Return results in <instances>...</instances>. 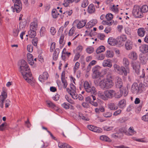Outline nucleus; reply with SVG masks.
<instances>
[{
    "label": "nucleus",
    "mask_w": 148,
    "mask_h": 148,
    "mask_svg": "<svg viewBox=\"0 0 148 148\" xmlns=\"http://www.w3.org/2000/svg\"><path fill=\"white\" fill-rule=\"evenodd\" d=\"M102 64L104 67H108L111 68L112 66L111 62L107 60H104L102 63Z\"/></svg>",
    "instance_id": "nucleus-30"
},
{
    "label": "nucleus",
    "mask_w": 148,
    "mask_h": 148,
    "mask_svg": "<svg viewBox=\"0 0 148 148\" xmlns=\"http://www.w3.org/2000/svg\"><path fill=\"white\" fill-rule=\"evenodd\" d=\"M48 77V75L47 72H44L42 75L39 76V79L41 82H44L45 80H47Z\"/></svg>",
    "instance_id": "nucleus-16"
},
{
    "label": "nucleus",
    "mask_w": 148,
    "mask_h": 148,
    "mask_svg": "<svg viewBox=\"0 0 148 148\" xmlns=\"http://www.w3.org/2000/svg\"><path fill=\"white\" fill-rule=\"evenodd\" d=\"M108 42L109 44L112 46H114L116 44L117 40L112 37H110L108 39Z\"/></svg>",
    "instance_id": "nucleus-20"
},
{
    "label": "nucleus",
    "mask_w": 148,
    "mask_h": 148,
    "mask_svg": "<svg viewBox=\"0 0 148 148\" xmlns=\"http://www.w3.org/2000/svg\"><path fill=\"white\" fill-rule=\"evenodd\" d=\"M28 34L29 37L31 38H34L36 35V32L35 30H30L28 31Z\"/></svg>",
    "instance_id": "nucleus-32"
},
{
    "label": "nucleus",
    "mask_w": 148,
    "mask_h": 148,
    "mask_svg": "<svg viewBox=\"0 0 148 148\" xmlns=\"http://www.w3.org/2000/svg\"><path fill=\"white\" fill-rule=\"evenodd\" d=\"M69 104L66 103H64L62 104V106L66 109H68L69 108Z\"/></svg>",
    "instance_id": "nucleus-60"
},
{
    "label": "nucleus",
    "mask_w": 148,
    "mask_h": 148,
    "mask_svg": "<svg viewBox=\"0 0 148 148\" xmlns=\"http://www.w3.org/2000/svg\"><path fill=\"white\" fill-rule=\"evenodd\" d=\"M105 50V47L103 46H101L97 49L96 52L97 53H99L103 52Z\"/></svg>",
    "instance_id": "nucleus-36"
},
{
    "label": "nucleus",
    "mask_w": 148,
    "mask_h": 148,
    "mask_svg": "<svg viewBox=\"0 0 148 148\" xmlns=\"http://www.w3.org/2000/svg\"><path fill=\"white\" fill-rule=\"evenodd\" d=\"M105 17L107 20L108 21H112V18L113 16L112 14L111 13H108L107 14Z\"/></svg>",
    "instance_id": "nucleus-43"
},
{
    "label": "nucleus",
    "mask_w": 148,
    "mask_h": 148,
    "mask_svg": "<svg viewBox=\"0 0 148 148\" xmlns=\"http://www.w3.org/2000/svg\"><path fill=\"white\" fill-rule=\"evenodd\" d=\"M32 74L31 73H28L27 72H26V74L23 76L24 78L28 83L30 84L32 86H33L34 85V81L31 79H32Z\"/></svg>",
    "instance_id": "nucleus-8"
},
{
    "label": "nucleus",
    "mask_w": 148,
    "mask_h": 148,
    "mask_svg": "<svg viewBox=\"0 0 148 148\" xmlns=\"http://www.w3.org/2000/svg\"><path fill=\"white\" fill-rule=\"evenodd\" d=\"M115 92L113 90H105L103 94H98L99 97L104 100H107L109 99H112L114 96Z\"/></svg>",
    "instance_id": "nucleus-1"
},
{
    "label": "nucleus",
    "mask_w": 148,
    "mask_h": 148,
    "mask_svg": "<svg viewBox=\"0 0 148 148\" xmlns=\"http://www.w3.org/2000/svg\"><path fill=\"white\" fill-rule=\"evenodd\" d=\"M108 109L111 110H115L118 108V106L116 103H110L108 104Z\"/></svg>",
    "instance_id": "nucleus-19"
},
{
    "label": "nucleus",
    "mask_w": 148,
    "mask_h": 148,
    "mask_svg": "<svg viewBox=\"0 0 148 148\" xmlns=\"http://www.w3.org/2000/svg\"><path fill=\"white\" fill-rule=\"evenodd\" d=\"M100 139L106 142H110L111 140L107 136L105 135H102L100 136Z\"/></svg>",
    "instance_id": "nucleus-34"
},
{
    "label": "nucleus",
    "mask_w": 148,
    "mask_h": 148,
    "mask_svg": "<svg viewBox=\"0 0 148 148\" xmlns=\"http://www.w3.org/2000/svg\"><path fill=\"white\" fill-rule=\"evenodd\" d=\"M137 53L134 51L131 52L128 55L129 58L134 60H136L137 58Z\"/></svg>",
    "instance_id": "nucleus-21"
},
{
    "label": "nucleus",
    "mask_w": 148,
    "mask_h": 148,
    "mask_svg": "<svg viewBox=\"0 0 148 148\" xmlns=\"http://www.w3.org/2000/svg\"><path fill=\"white\" fill-rule=\"evenodd\" d=\"M119 39L121 41H125L127 39V37L126 35H123L119 37Z\"/></svg>",
    "instance_id": "nucleus-51"
},
{
    "label": "nucleus",
    "mask_w": 148,
    "mask_h": 148,
    "mask_svg": "<svg viewBox=\"0 0 148 148\" xmlns=\"http://www.w3.org/2000/svg\"><path fill=\"white\" fill-rule=\"evenodd\" d=\"M95 10V8L92 4H91L89 5L88 8V11L89 14L94 13Z\"/></svg>",
    "instance_id": "nucleus-26"
},
{
    "label": "nucleus",
    "mask_w": 148,
    "mask_h": 148,
    "mask_svg": "<svg viewBox=\"0 0 148 148\" xmlns=\"http://www.w3.org/2000/svg\"><path fill=\"white\" fill-rule=\"evenodd\" d=\"M92 99L93 101L96 100V97L95 95H91V96H88L86 97L85 100L87 102H88L90 103L92 101Z\"/></svg>",
    "instance_id": "nucleus-28"
},
{
    "label": "nucleus",
    "mask_w": 148,
    "mask_h": 148,
    "mask_svg": "<svg viewBox=\"0 0 148 148\" xmlns=\"http://www.w3.org/2000/svg\"><path fill=\"white\" fill-rule=\"evenodd\" d=\"M142 119L145 121H148V112L146 115L142 117Z\"/></svg>",
    "instance_id": "nucleus-56"
},
{
    "label": "nucleus",
    "mask_w": 148,
    "mask_h": 148,
    "mask_svg": "<svg viewBox=\"0 0 148 148\" xmlns=\"http://www.w3.org/2000/svg\"><path fill=\"white\" fill-rule=\"evenodd\" d=\"M19 30L18 27H15L13 29V34L14 36L16 37L18 36L19 32Z\"/></svg>",
    "instance_id": "nucleus-39"
},
{
    "label": "nucleus",
    "mask_w": 148,
    "mask_h": 148,
    "mask_svg": "<svg viewBox=\"0 0 148 148\" xmlns=\"http://www.w3.org/2000/svg\"><path fill=\"white\" fill-rule=\"evenodd\" d=\"M111 30V28L110 27L108 26L105 28L104 32L107 34H108L110 32Z\"/></svg>",
    "instance_id": "nucleus-63"
},
{
    "label": "nucleus",
    "mask_w": 148,
    "mask_h": 148,
    "mask_svg": "<svg viewBox=\"0 0 148 148\" xmlns=\"http://www.w3.org/2000/svg\"><path fill=\"white\" fill-rule=\"evenodd\" d=\"M115 84L116 88H120L122 87L123 84L122 79L119 77H116L115 78Z\"/></svg>",
    "instance_id": "nucleus-12"
},
{
    "label": "nucleus",
    "mask_w": 148,
    "mask_h": 148,
    "mask_svg": "<svg viewBox=\"0 0 148 148\" xmlns=\"http://www.w3.org/2000/svg\"><path fill=\"white\" fill-rule=\"evenodd\" d=\"M38 28V23L37 21H34L31 23L30 26V30L36 31Z\"/></svg>",
    "instance_id": "nucleus-25"
},
{
    "label": "nucleus",
    "mask_w": 148,
    "mask_h": 148,
    "mask_svg": "<svg viewBox=\"0 0 148 148\" xmlns=\"http://www.w3.org/2000/svg\"><path fill=\"white\" fill-rule=\"evenodd\" d=\"M140 60L141 64H142L144 65L146 63L147 58L146 57L144 56L140 57Z\"/></svg>",
    "instance_id": "nucleus-38"
},
{
    "label": "nucleus",
    "mask_w": 148,
    "mask_h": 148,
    "mask_svg": "<svg viewBox=\"0 0 148 148\" xmlns=\"http://www.w3.org/2000/svg\"><path fill=\"white\" fill-rule=\"evenodd\" d=\"M98 37L101 40H103L105 36V35L103 34L99 33L97 35Z\"/></svg>",
    "instance_id": "nucleus-54"
},
{
    "label": "nucleus",
    "mask_w": 148,
    "mask_h": 148,
    "mask_svg": "<svg viewBox=\"0 0 148 148\" xmlns=\"http://www.w3.org/2000/svg\"><path fill=\"white\" fill-rule=\"evenodd\" d=\"M145 32V30L143 28H139L137 31V33L139 36L143 37L144 36Z\"/></svg>",
    "instance_id": "nucleus-23"
},
{
    "label": "nucleus",
    "mask_w": 148,
    "mask_h": 148,
    "mask_svg": "<svg viewBox=\"0 0 148 148\" xmlns=\"http://www.w3.org/2000/svg\"><path fill=\"white\" fill-rule=\"evenodd\" d=\"M101 68L99 66H96L94 67L92 69L93 73V75H94L95 78L99 77L100 74Z\"/></svg>",
    "instance_id": "nucleus-11"
},
{
    "label": "nucleus",
    "mask_w": 148,
    "mask_h": 148,
    "mask_svg": "<svg viewBox=\"0 0 148 148\" xmlns=\"http://www.w3.org/2000/svg\"><path fill=\"white\" fill-rule=\"evenodd\" d=\"M114 85L112 80L109 78L102 79L99 83L100 87L103 90L110 88Z\"/></svg>",
    "instance_id": "nucleus-2"
},
{
    "label": "nucleus",
    "mask_w": 148,
    "mask_h": 148,
    "mask_svg": "<svg viewBox=\"0 0 148 148\" xmlns=\"http://www.w3.org/2000/svg\"><path fill=\"white\" fill-rule=\"evenodd\" d=\"M140 10L143 13L147 12L148 11V7L147 5H143L140 8Z\"/></svg>",
    "instance_id": "nucleus-37"
},
{
    "label": "nucleus",
    "mask_w": 148,
    "mask_h": 148,
    "mask_svg": "<svg viewBox=\"0 0 148 148\" xmlns=\"http://www.w3.org/2000/svg\"><path fill=\"white\" fill-rule=\"evenodd\" d=\"M27 56L29 64L32 65H33L34 64V61L32 55L30 53H28Z\"/></svg>",
    "instance_id": "nucleus-24"
},
{
    "label": "nucleus",
    "mask_w": 148,
    "mask_h": 148,
    "mask_svg": "<svg viewBox=\"0 0 148 148\" xmlns=\"http://www.w3.org/2000/svg\"><path fill=\"white\" fill-rule=\"evenodd\" d=\"M133 44L132 41L130 40H127L125 45V48L127 50H130L132 49Z\"/></svg>",
    "instance_id": "nucleus-13"
},
{
    "label": "nucleus",
    "mask_w": 148,
    "mask_h": 148,
    "mask_svg": "<svg viewBox=\"0 0 148 148\" xmlns=\"http://www.w3.org/2000/svg\"><path fill=\"white\" fill-rule=\"evenodd\" d=\"M74 1L75 0H64L63 4L65 7H67L70 3H71Z\"/></svg>",
    "instance_id": "nucleus-40"
},
{
    "label": "nucleus",
    "mask_w": 148,
    "mask_h": 148,
    "mask_svg": "<svg viewBox=\"0 0 148 148\" xmlns=\"http://www.w3.org/2000/svg\"><path fill=\"white\" fill-rule=\"evenodd\" d=\"M14 3V6L11 7L13 12L16 11L17 13L19 12L22 8V4L21 0H12Z\"/></svg>",
    "instance_id": "nucleus-6"
},
{
    "label": "nucleus",
    "mask_w": 148,
    "mask_h": 148,
    "mask_svg": "<svg viewBox=\"0 0 148 148\" xmlns=\"http://www.w3.org/2000/svg\"><path fill=\"white\" fill-rule=\"evenodd\" d=\"M38 39L37 37L34 38L32 41V42L34 46H36L38 43Z\"/></svg>",
    "instance_id": "nucleus-46"
},
{
    "label": "nucleus",
    "mask_w": 148,
    "mask_h": 148,
    "mask_svg": "<svg viewBox=\"0 0 148 148\" xmlns=\"http://www.w3.org/2000/svg\"><path fill=\"white\" fill-rule=\"evenodd\" d=\"M45 29H46L44 27H41L40 31V34L41 36H44L45 31Z\"/></svg>",
    "instance_id": "nucleus-53"
},
{
    "label": "nucleus",
    "mask_w": 148,
    "mask_h": 148,
    "mask_svg": "<svg viewBox=\"0 0 148 148\" xmlns=\"http://www.w3.org/2000/svg\"><path fill=\"white\" fill-rule=\"evenodd\" d=\"M50 32L52 35H54L56 33V30L55 28L54 27H51L50 29Z\"/></svg>",
    "instance_id": "nucleus-57"
},
{
    "label": "nucleus",
    "mask_w": 148,
    "mask_h": 148,
    "mask_svg": "<svg viewBox=\"0 0 148 148\" xmlns=\"http://www.w3.org/2000/svg\"><path fill=\"white\" fill-rule=\"evenodd\" d=\"M133 15L136 18H141L143 16V13H142L140 7L138 5H134L132 11Z\"/></svg>",
    "instance_id": "nucleus-7"
},
{
    "label": "nucleus",
    "mask_w": 148,
    "mask_h": 148,
    "mask_svg": "<svg viewBox=\"0 0 148 148\" xmlns=\"http://www.w3.org/2000/svg\"><path fill=\"white\" fill-rule=\"evenodd\" d=\"M132 66L135 72L139 75L140 73V66L139 63L138 62H134L132 63Z\"/></svg>",
    "instance_id": "nucleus-9"
},
{
    "label": "nucleus",
    "mask_w": 148,
    "mask_h": 148,
    "mask_svg": "<svg viewBox=\"0 0 148 148\" xmlns=\"http://www.w3.org/2000/svg\"><path fill=\"white\" fill-rule=\"evenodd\" d=\"M47 103L49 106L51 108H53L56 106L51 101H47Z\"/></svg>",
    "instance_id": "nucleus-49"
},
{
    "label": "nucleus",
    "mask_w": 148,
    "mask_h": 148,
    "mask_svg": "<svg viewBox=\"0 0 148 148\" xmlns=\"http://www.w3.org/2000/svg\"><path fill=\"white\" fill-rule=\"evenodd\" d=\"M72 13V10H71L69 11H66V12H63V14L65 15H66V16H67L68 15L69 16L71 15Z\"/></svg>",
    "instance_id": "nucleus-55"
},
{
    "label": "nucleus",
    "mask_w": 148,
    "mask_h": 148,
    "mask_svg": "<svg viewBox=\"0 0 148 148\" xmlns=\"http://www.w3.org/2000/svg\"><path fill=\"white\" fill-rule=\"evenodd\" d=\"M70 89L69 90L70 91H74L75 90H76V88L75 86L72 83L71 84H70Z\"/></svg>",
    "instance_id": "nucleus-61"
},
{
    "label": "nucleus",
    "mask_w": 148,
    "mask_h": 148,
    "mask_svg": "<svg viewBox=\"0 0 148 148\" xmlns=\"http://www.w3.org/2000/svg\"><path fill=\"white\" fill-rule=\"evenodd\" d=\"M65 98L68 102L73 104H75L74 101L69 98L67 95H66L65 96Z\"/></svg>",
    "instance_id": "nucleus-50"
},
{
    "label": "nucleus",
    "mask_w": 148,
    "mask_h": 148,
    "mask_svg": "<svg viewBox=\"0 0 148 148\" xmlns=\"http://www.w3.org/2000/svg\"><path fill=\"white\" fill-rule=\"evenodd\" d=\"M114 21H102L103 24L104 25H107L109 26L111 25L113 23Z\"/></svg>",
    "instance_id": "nucleus-41"
},
{
    "label": "nucleus",
    "mask_w": 148,
    "mask_h": 148,
    "mask_svg": "<svg viewBox=\"0 0 148 148\" xmlns=\"http://www.w3.org/2000/svg\"><path fill=\"white\" fill-rule=\"evenodd\" d=\"M20 63V71L23 76L25 75L26 72H27L28 73H30V69L26 62L24 60H22L21 61Z\"/></svg>",
    "instance_id": "nucleus-5"
},
{
    "label": "nucleus",
    "mask_w": 148,
    "mask_h": 148,
    "mask_svg": "<svg viewBox=\"0 0 148 148\" xmlns=\"http://www.w3.org/2000/svg\"><path fill=\"white\" fill-rule=\"evenodd\" d=\"M96 63L97 61L95 60H93L87 66V71L88 72L90 70L91 66L95 65L96 64Z\"/></svg>",
    "instance_id": "nucleus-33"
},
{
    "label": "nucleus",
    "mask_w": 148,
    "mask_h": 148,
    "mask_svg": "<svg viewBox=\"0 0 148 148\" xmlns=\"http://www.w3.org/2000/svg\"><path fill=\"white\" fill-rule=\"evenodd\" d=\"M144 85L146 87H148V77H147L144 79Z\"/></svg>",
    "instance_id": "nucleus-64"
},
{
    "label": "nucleus",
    "mask_w": 148,
    "mask_h": 148,
    "mask_svg": "<svg viewBox=\"0 0 148 148\" xmlns=\"http://www.w3.org/2000/svg\"><path fill=\"white\" fill-rule=\"evenodd\" d=\"M27 49L29 52H32L33 51V47L32 45H28L27 46Z\"/></svg>",
    "instance_id": "nucleus-62"
},
{
    "label": "nucleus",
    "mask_w": 148,
    "mask_h": 148,
    "mask_svg": "<svg viewBox=\"0 0 148 148\" xmlns=\"http://www.w3.org/2000/svg\"><path fill=\"white\" fill-rule=\"evenodd\" d=\"M123 65L125 67H129V61L127 58H124L123 59Z\"/></svg>",
    "instance_id": "nucleus-35"
},
{
    "label": "nucleus",
    "mask_w": 148,
    "mask_h": 148,
    "mask_svg": "<svg viewBox=\"0 0 148 148\" xmlns=\"http://www.w3.org/2000/svg\"><path fill=\"white\" fill-rule=\"evenodd\" d=\"M119 132L121 133H126L127 131L125 127H122L119 129Z\"/></svg>",
    "instance_id": "nucleus-45"
},
{
    "label": "nucleus",
    "mask_w": 148,
    "mask_h": 148,
    "mask_svg": "<svg viewBox=\"0 0 148 148\" xmlns=\"http://www.w3.org/2000/svg\"><path fill=\"white\" fill-rule=\"evenodd\" d=\"M88 0H84L82 3L81 6L82 7L84 8L88 5Z\"/></svg>",
    "instance_id": "nucleus-47"
},
{
    "label": "nucleus",
    "mask_w": 148,
    "mask_h": 148,
    "mask_svg": "<svg viewBox=\"0 0 148 148\" xmlns=\"http://www.w3.org/2000/svg\"><path fill=\"white\" fill-rule=\"evenodd\" d=\"M84 87L85 90L87 92L94 95H96L97 91L96 88L88 81H86L84 82Z\"/></svg>",
    "instance_id": "nucleus-3"
},
{
    "label": "nucleus",
    "mask_w": 148,
    "mask_h": 148,
    "mask_svg": "<svg viewBox=\"0 0 148 148\" xmlns=\"http://www.w3.org/2000/svg\"><path fill=\"white\" fill-rule=\"evenodd\" d=\"M143 85L142 83L138 84L137 83H134L132 85L131 88V91L134 94H138L141 93L143 91Z\"/></svg>",
    "instance_id": "nucleus-4"
},
{
    "label": "nucleus",
    "mask_w": 148,
    "mask_h": 148,
    "mask_svg": "<svg viewBox=\"0 0 148 148\" xmlns=\"http://www.w3.org/2000/svg\"><path fill=\"white\" fill-rule=\"evenodd\" d=\"M113 67L115 71L120 75H122L123 74V67H121L119 65L116 64H115L113 65Z\"/></svg>",
    "instance_id": "nucleus-14"
},
{
    "label": "nucleus",
    "mask_w": 148,
    "mask_h": 148,
    "mask_svg": "<svg viewBox=\"0 0 148 148\" xmlns=\"http://www.w3.org/2000/svg\"><path fill=\"white\" fill-rule=\"evenodd\" d=\"M123 73H124V75H127V73L129 72V67H123Z\"/></svg>",
    "instance_id": "nucleus-44"
},
{
    "label": "nucleus",
    "mask_w": 148,
    "mask_h": 148,
    "mask_svg": "<svg viewBox=\"0 0 148 148\" xmlns=\"http://www.w3.org/2000/svg\"><path fill=\"white\" fill-rule=\"evenodd\" d=\"M140 50L143 53H146L148 52V45L143 44L140 47Z\"/></svg>",
    "instance_id": "nucleus-18"
},
{
    "label": "nucleus",
    "mask_w": 148,
    "mask_h": 148,
    "mask_svg": "<svg viewBox=\"0 0 148 148\" xmlns=\"http://www.w3.org/2000/svg\"><path fill=\"white\" fill-rule=\"evenodd\" d=\"M66 91L68 92L71 96L74 99H77L78 98V95L76 92V90L74 91H70L69 89L67 88L66 89Z\"/></svg>",
    "instance_id": "nucleus-17"
},
{
    "label": "nucleus",
    "mask_w": 148,
    "mask_h": 148,
    "mask_svg": "<svg viewBox=\"0 0 148 148\" xmlns=\"http://www.w3.org/2000/svg\"><path fill=\"white\" fill-rule=\"evenodd\" d=\"M87 128L93 132H100V131L98 128L93 125H88L87 126Z\"/></svg>",
    "instance_id": "nucleus-22"
},
{
    "label": "nucleus",
    "mask_w": 148,
    "mask_h": 148,
    "mask_svg": "<svg viewBox=\"0 0 148 148\" xmlns=\"http://www.w3.org/2000/svg\"><path fill=\"white\" fill-rule=\"evenodd\" d=\"M60 52V49L58 48L56 49L54 52L53 55V58L54 60H56Z\"/></svg>",
    "instance_id": "nucleus-29"
},
{
    "label": "nucleus",
    "mask_w": 148,
    "mask_h": 148,
    "mask_svg": "<svg viewBox=\"0 0 148 148\" xmlns=\"http://www.w3.org/2000/svg\"><path fill=\"white\" fill-rule=\"evenodd\" d=\"M7 127V124L4 123L0 125V130L3 131L5 130Z\"/></svg>",
    "instance_id": "nucleus-48"
},
{
    "label": "nucleus",
    "mask_w": 148,
    "mask_h": 148,
    "mask_svg": "<svg viewBox=\"0 0 148 148\" xmlns=\"http://www.w3.org/2000/svg\"><path fill=\"white\" fill-rule=\"evenodd\" d=\"M119 106L120 108H123L126 105V101L125 99H123L119 101L118 103Z\"/></svg>",
    "instance_id": "nucleus-27"
},
{
    "label": "nucleus",
    "mask_w": 148,
    "mask_h": 148,
    "mask_svg": "<svg viewBox=\"0 0 148 148\" xmlns=\"http://www.w3.org/2000/svg\"><path fill=\"white\" fill-rule=\"evenodd\" d=\"M51 14L53 17L55 18H57L59 15L58 11L55 9H53L52 10Z\"/></svg>",
    "instance_id": "nucleus-31"
},
{
    "label": "nucleus",
    "mask_w": 148,
    "mask_h": 148,
    "mask_svg": "<svg viewBox=\"0 0 148 148\" xmlns=\"http://www.w3.org/2000/svg\"><path fill=\"white\" fill-rule=\"evenodd\" d=\"M112 115V113L110 112H107L103 114V116L106 117H110Z\"/></svg>",
    "instance_id": "nucleus-52"
},
{
    "label": "nucleus",
    "mask_w": 148,
    "mask_h": 148,
    "mask_svg": "<svg viewBox=\"0 0 148 148\" xmlns=\"http://www.w3.org/2000/svg\"><path fill=\"white\" fill-rule=\"evenodd\" d=\"M7 97V93L4 91H3L1 93V95H0V106L1 108H3V103L5 99Z\"/></svg>",
    "instance_id": "nucleus-10"
},
{
    "label": "nucleus",
    "mask_w": 148,
    "mask_h": 148,
    "mask_svg": "<svg viewBox=\"0 0 148 148\" xmlns=\"http://www.w3.org/2000/svg\"><path fill=\"white\" fill-rule=\"evenodd\" d=\"M86 22L85 20L79 21L78 20H76L74 21V23H77V28L78 29H80L82 28L85 25H86Z\"/></svg>",
    "instance_id": "nucleus-15"
},
{
    "label": "nucleus",
    "mask_w": 148,
    "mask_h": 148,
    "mask_svg": "<svg viewBox=\"0 0 148 148\" xmlns=\"http://www.w3.org/2000/svg\"><path fill=\"white\" fill-rule=\"evenodd\" d=\"M106 56L107 57L112 58L113 56V53L112 51H107L106 53Z\"/></svg>",
    "instance_id": "nucleus-42"
},
{
    "label": "nucleus",
    "mask_w": 148,
    "mask_h": 148,
    "mask_svg": "<svg viewBox=\"0 0 148 148\" xmlns=\"http://www.w3.org/2000/svg\"><path fill=\"white\" fill-rule=\"evenodd\" d=\"M63 84V86L64 88H66L67 86V83L66 80L65 79L61 80Z\"/></svg>",
    "instance_id": "nucleus-59"
},
{
    "label": "nucleus",
    "mask_w": 148,
    "mask_h": 148,
    "mask_svg": "<svg viewBox=\"0 0 148 148\" xmlns=\"http://www.w3.org/2000/svg\"><path fill=\"white\" fill-rule=\"evenodd\" d=\"M75 30V28L74 27H73L70 29L69 31V36H71L73 34Z\"/></svg>",
    "instance_id": "nucleus-58"
}]
</instances>
